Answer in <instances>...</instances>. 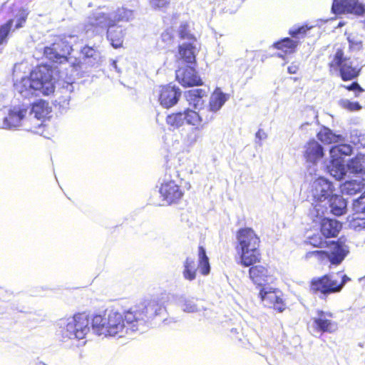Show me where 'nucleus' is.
<instances>
[{
    "instance_id": "nucleus-1",
    "label": "nucleus",
    "mask_w": 365,
    "mask_h": 365,
    "mask_svg": "<svg viewBox=\"0 0 365 365\" xmlns=\"http://www.w3.org/2000/svg\"><path fill=\"white\" fill-rule=\"evenodd\" d=\"M128 20L127 11L124 9H118L112 15L95 11L87 17L83 29L86 32L97 34L100 29L106 28L107 38L111 46L114 48H120L123 46L125 33L118 24Z\"/></svg>"
},
{
    "instance_id": "nucleus-2",
    "label": "nucleus",
    "mask_w": 365,
    "mask_h": 365,
    "mask_svg": "<svg viewBox=\"0 0 365 365\" xmlns=\"http://www.w3.org/2000/svg\"><path fill=\"white\" fill-rule=\"evenodd\" d=\"M55 71L48 63H41L35 66L29 76L23 77L16 84L18 91L24 96H29L35 91H40L44 96H48L55 91Z\"/></svg>"
},
{
    "instance_id": "nucleus-3",
    "label": "nucleus",
    "mask_w": 365,
    "mask_h": 365,
    "mask_svg": "<svg viewBox=\"0 0 365 365\" xmlns=\"http://www.w3.org/2000/svg\"><path fill=\"white\" fill-rule=\"evenodd\" d=\"M235 237V248L240 257L238 264L248 267L259 263L262 259L261 240L256 232L251 227H241L236 231Z\"/></svg>"
},
{
    "instance_id": "nucleus-4",
    "label": "nucleus",
    "mask_w": 365,
    "mask_h": 365,
    "mask_svg": "<svg viewBox=\"0 0 365 365\" xmlns=\"http://www.w3.org/2000/svg\"><path fill=\"white\" fill-rule=\"evenodd\" d=\"M330 72L338 71L342 81H349L356 78L360 74V68L354 65L349 57L344 53V48L335 46L334 53L329 56L328 63Z\"/></svg>"
},
{
    "instance_id": "nucleus-5",
    "label": "nucleus",
    "mask_w": 365,
    "mask_h": 365,
    "mask_svg": "<svg viewBox=\"0 0 365 365\" xmlns=\"http://www.w3.org/2000/svg\"><path fill=\"white\" fill-rule=\"evenodd\" d=\"M134 319L130 308L123 313L110 311L107 314L106 336H122L129 331H136L138 327Z\"/></svg>"
},
{
    "instance_id": "nucleus-6",
    "label": "nucleus",
    "mask_w": 365,
    "mask_h": 365,
    "mask_svg": "<svg viewBox=\"0 0 365 365\" xmlns=\"http://www.w3.org/2000/svg\"><path fill=\"white\" fill-rule=\"evenodd\" d=\"M336 275L339 279L328 274L313 278L309 282L310 292L313 294L319 293L324 296L340 292L350 279L346 274L337 273Z\"/></svg>"
},
{
    "instance_id": "nucleus-7",
    "label": "nucleus",
    "mask_w": 365,
    "mask_h": 365,
    "mask_svg": "<svg viewBox=\"0 0 365 365\" xmlns=\"http://www.w3.org/2000/svg\"><path fill=\"white\" fill-rule=\"evenodd\" d=\"M89 314L85 312L75 314L63 327H61V335L63 339H83L90 330Z\"/></svg>"
},
{
    "instance_id": "nucleus-8",
    "label": "nucleus",
    "mask_w": 365,
    "mask_h": 365,
    "mask_svg": "<svg viewBox=\"0 0 365 365\" xmlns=\"http://www.w3.org/2000/svg\"><path fill=\"white\" fill-rule=\"evenodd\" d=\"M198 262L197 266L195 262L190 257H187L183 263L182 275L185 279L192 281L196 278L197 270L200 273L206 276L210 272V264L209 257L207 255L205 248L200 245L198 247Z\"/></svg>"
},
{
    "instance_id": "nucleus-9",
    "label": "nucleus",
    "mask_w": 365,
    "mask_h": 365,
    "mask_svg": "<svg viewBox=\"0 0 365 365\" xmlns=\"http://www.w3.org/2000/svg\"><path fill=\"white\" fill-rule=\"evenodd\" d=\"M72 51V46L67 41L58 38L51 45L43 48V54L51 63L64 64L70 61Z\"/></svg>"
},
{
    "instance_id": "nucleus-10",
    "label": "nucleus",
    "mask_w": 365,
    "mask_h": 365,
    "mask_svg": "<svg viewBox=\"0 0 365 365\" xmlns=\"http://www.w3.org/2000/svg\"><path fill=\"white\" fill-rule=\"evenodd\" d=\"M130 309L138 327L146 321L160 315L163 310V307L156 300H150L136 304Z\"/></svg>"
},
{
    "instance_id": "nucleus-11",
    "label": "nucleus",
    "mask_w": 365,
    "mask_h": 365,
    "mask_svg": "<svg viewBox=\"0 0 365 365\" xmlns=\"http://www.w3.org/2000/svg\"><path fill=\"white\" fill-rule=\"evenodd\" d=\"M159 194L162 201L166 205L178 204L185 195L182 185L173 180H165L159 187Z\"/></svg>"
},
{
    "instance_id": "nucleus-12",
    "label": "nucleus",
    "mask_w": 365,
    "mask_h": 365,
    "mask_svg": "<svg viewBox=\"0 0 365 365\" xmlns=\"http://www.w3.org/2000/svg\"><path fill=\"white\" fill-rule=\"evenodd\" d=\"M51 107L47 101L38 100L32 104L31 113H34V118H31V125H28V130L35 133L42 134L44 130L45 125L41 121L45 119L51 113Z\"/></svg>"
},
{
    "instance_id": "nucleus-13",
    "label": "nucleus",
    "mask_w": 365,
    "mask_h": 365,
    "mask_svg": "<svg viewBox=\"0 0 365 365\" xmlns=\"http://www.w3.org/2000/svg\"><path fill=\"white\" fill-rule=\"evenodd\" d=\"M331 10L335 15L351 14L362 16L365 13V5L361 0H333Z\"/></svg>"
},
{
    "instance_id": "nucleus-14",
    "label": "nucleus",
    "mask_w": 365,
    "mask_h": 365,
    "mask_svg": "<svg viewBox=\"0 0 365 365\" xmlns=\"http://www.w3.org/2000/svg\"><path fill=\"white\" fill-rule=\"evenodd\" d=\"M327 247V259L331 264L337 266L340 264L349 253L348 247L341 238L331 240L326 243Z\"/></svg>"
},
{
    "instance_id": "nucleus-15",
    "label": "nucleus",
    "mask_w": 365,
    "mask_h": 365,
    "mask_svg": "<svg viewBox=\"0 0 365 365\" xmlns=\"http://www.w3.org/2000/svg\"><path fill=\"white\" fill-rule=\"evenodd\" d=\"M196 65H185L178 68L176 71V80L183 87L199 86L203 84V81L197 74L195 69Z\"/></svg>"
},
{
    "instance_id": "nucleus-16",
    "label": "nucleus",
    "mask_w": 365,
    "mask_h": 365,
    "mask_svg": "<svg viewBox=\"0 0 365 365\" xmlns=\"http://www.w3.org/2000/svg\"><path fill=\"white\" fill-rule=\"evenodd\" d=\"M259 297L265 307L273 309L278 312H282L287 308L282 294L277 289L272 288L267 289L262 287L259 291Z\"/></svg>"
},
{
    "instance_id": "nucleus-17",
    "label": "nucleus",
    "mask_w": 365,
    "mask_h": 365,
    "mask_svg": "<svg viewBox=\"0 0 365 365\" xmlns=\"http://www.w3.org/2000/svg\"><path fill=\"white\" fill-rule=\"evenodd\" d=\"M181 97L180 89L171 83L159 87L158 101L165 108H170L176 105Z\"/></svg>"
},
{
    "instance_id": "nucleus-18",
    "label": "nucleus",
    "mask_w": 365,
    "mask_h": 365,
    "mask_svg": "<svg viewBox=\"0 0 365 365\" xmlns=\"http://www.w3.org/2000/svg\"><path fill=\"white\" fill-rule=\"evenodd\" d=\"M317 316L313 318L314 329L322 333L333 332L336 329V323L331 320L333 314L323 310L317 311Z\"/></svg>"
},
{
    "instance_id": "nucleus-19",
    "label": "nucleus",
    "mask_w": 365,
    "mask_h": 365,
    "mask_svg": "<svg viewBox=\"0 0 365 365\" xmlns=\"http://www.w3.org/2000/svg\"><path fill=\"white\" fill-rule=\"evenodd\" d=\"M28 110L26 108H14L11 109L6 117L4 118V124L6 127L11 128L20 126L24 122L26 129L31 125V120H26V117Z\"/></svg>"
},
{
    "instance_id": "nucleus-20",
    "label": "nucleus",
    "mask_w": 365,
    "mask_h": 365,
    "mask_svg": "<svg viewBox=\"0 0 365 365\" xmlns=\"http://www.w3.org/2000/svg\"><path fill=\"white\" fill-rule=\"evenodd\" d=\"M313 196L319 201L326 200L332 195V185L324 178H318L312 184Z\"/></svg>"
},
{
    "instance_id": "nucleus-21",
    "label": "nucleus",
    "mask_w": 365,
    "mask_h": 365,
    "mask_svg": "<svg viewBox=\"0 0 365 365\" xmlns=\"http://www.w3.org/2000/svg\"><path fill=\"white\" fill-rule=\"evenodd\" d=\"M341 228L342 224L336 220L324 217L320 221V232L325 238L337 237Z\"/></svg>"
},
{
    "instance_id": "nucleus-22",
    "label": "nucleus",
    "mask_w": 365,
    "mask_h": 365,
    "mask_svg": "<svg viewBox=\"0 0 365 365\" xmlns=\"http://www.w3.org/2000/svg\"><path fill=\"white\" fill-rule=\"evenodd\" d=\"M270 276L268 267L266 266L255 264L250 267V279L257 286H262L267 283Z\"/></svg>"
},
{
    "instance_id": "nucleus-23",
    "label": "nucleus",
    "mask_w": 365,
    "mask_h": 365,
    "mask_svg": "<svg viewBox=\"0 0 365 365\" xmlns=\"http://www.w3.org/2000/svg\"><path fill=\"white\" fill-rule=\"evenodd\" d=\"M178 61L187 65H196L195 46L194 43L187 42L178 46Z\"/></svg>"
},
{
    "instance_id": "nucleus-24",
    "label": "nucleus",
    "mask_w": 365,
    "mask_h": 365,
    "mask_svg": "<svg viewBox=\"0 0 365 365\" xmlns=\"http://www.w3.org/2000/svg\"><path fill=\"white\" fill-rule=\"evenodd\" d=\"M324 155L323 148L316 140H309L304 152V157L307 161L315 163Z\"/></svg>"
},
{
    "instance_id": "nucleus-25",
    "label": "nucleus",
    "mask_w": 365,
    "mask_h": 365,
    "mask_svg": "<svg viewBox=\"0 0 365 365\" xmlns=\"http://www.w3.org/2000/svg\"><path fill=\"white\" fill-rule=\"evenodd\" d=\"M298 44V41H294L288 37H286L275 42L273 46L276 49L282 52V54L279 55V56L283 57L284 56L294 53Z\"/></svg>"
},
{
    "instance_id": "nucleus-26",
    "label": "nucleus",
    "mask_w": 365,
    "mask_h": 365,
    "mask_svg": "<svg viewBox=\"0 0 365 365\" xmlns=\"http://www.w3.org/2000/svg\"><path fill=\"white\" fill-rule=\"evenodd\" d=\"M329 202L333 215L341 216L346 212L347 202L342 196L333 195L329 198Z\"/></svg>"
},
{
    "instance_id": "nucleus-27",
    "label": "nucleus",
    "mask_w": 365,
    "mask_h": 365,
    "mask_svg": "<svg viewBox=\"0 0 365 365\" xmlns=\"http://www.w3.org/2000/svg\"><path fill=\"white\" fill-rule=\"evenodd\" d=\"M185 123L187 125H191L195 130H202V121L200 117L199 111L197 112L190 108H186L184 110Z\"/></svg>"
},
{
    "instance_id": "nucleus-28",
    "label": "nucleus",
    "mask_w": 365,
    "mask_h": 365,
    "mask_svg": "<svg viewBox=\"0 0 365 365\" xmlns=\"http://www.w3.org/2000/svg\"><path fill=\"white\" fill-rule=\"evenodd\" d=\"M227 100V97L225 93L220 91H215L211 96L207 106L217 113Z\"/></svg>"
},
{
    "instance_id": "nucleus-29",
    "label": "nucleus",
    "mask_w": 365,
    "mask_h": 365,
    "mask_svg": "<svg viewBox=\"0 0 365 365\" xmlns=\"http://www.w3.org/2000/svg\"><path fill=\"white\" fill-rule=\"evenodd\" d=\"M107 314H95L91 320V327L98 335L106 334Z\"/></svg>"
},
{
    "instance_id": "nucleus-30",
    "label": "nucleus",
    "mask_w": 365,
    "mask_h": 365,
    "mask_svg": "<svg viewBox=\"0 0 365 365\" xmlns=\"http://www.w3.org/2000/svg\"><path fill=\"white\" fill-rule=\"evenodd\" d=\"M178 36L180 40H187L188 42L195 43L197 38L191 32L190 24L188 22H182L178 29Z\"/></svg>"
},
{
    "instance_id": "nucleus-31",
    "label": "nucleus",
    "mask_w": 365,
    "mask_h": 365,
    "mask_svg": "<svg viewBox=\"0 0 365 365\" xmlns=\"http://www.w3.org/2000/svg\"><path fill=\"white\" fill-rule=\"evenodd\" d=\"M165 120L169 126L178 128L185 123L184 111L172 113L167 115Z\"/></svg>"
},
{
    "instance_id": "nucleus-32",
    "label": "nucleus",
    "mask_w": 365,
    "mask_h": 365,
    "mask_svg": "<svg viewBox=\"0 0 365 365\" xmlns=\"http://www.w3.org/2000/svg\"><path fill=\"white\" fill-rule=\"evenodd\" d=\"M363 187L361 182L356 180L346 181L341 185V192L346 195H353L360 192Z\"/></svg>"
},
{
    "instance_id": "nucleus-33",
    "label": "nucleus",
    "mask_w": 365,
    "mask_h": 365,
    "mask_svg": "<svg viewBox=\"0 0 365 365\" xmlns=\"http://www.w3.org/2000/svg\"><path fill=\"white\" fill-rule=\"evenodd\" d=\"M328 168L331 175L336 180H341L346 175L345 167L339 162L333 161Z\"/></svg>"
},
{
    "instance_id": "nucleus-34",
    "label": "nucleus",
    "mask_w": 365,
    "mask_h": 365,
    "mask_svg": "<svg viewBox=\"0 0 365 365\" xmlns=\"http://www.w3.org/2000/svg\"><path fill=\"white\" fill-rule=\"evenodd\" d=\"M363 158L356 157L349 161L347 167L349 170L353 173H365Z\"/></svg>"
},
{
    "instance_id": "nucleus-35",
    "label": "nucleus",
    "mask_w": 365,
    "mask_h": 365,
    "mask_svg": "<svg viewBox=\"0 0 365 365\" xmlns=\"http://www.w3.org/2000/svg\"><path fill=\"white\" fill-rule=\"evenodd\" d=\"M317 138L324 144H331L336 141V136L327 128L320 130L317 133Z\"/></svg>"
},
{
    "instance_id": "nucleus-36",
    "label": "nucleus",
    "mask_w": 365,
    "mask_h": 365,
    "mask_svg": "<svg viewBox=\"0 0 365 365\" xmlns=\"http://www.w3.org/2000/svg\"><path fill=\"white\" fill-rule=\"evenodd\" d=\"M200 117L202 119V127L204 128L206 125L211 123L215 117L216 113L207 106L202 107L199 110Z\"/></svg>"
},
{
    "instance_id": "nucleus-37",
    "label": "nucleus",
    "mask_w": 365,
    "mask_h": 365,
    "mask_svg": "<svg viewBox=\"0 0 365 365\" xmlns=\"http://www.w3.org/2000/svg\"><path fill=\"white\" fill-rule=\"evenodd\" d=\"M326 243H327V241H325L318 233L309 236L304 241V244L317 248L325 247Z\"/></svg>"
},
{
    "instance_id": "nucleus-38",
    "label": "nucleus",
    "mask_w": 365,
    "mask_h": 365,
    "mask_svg": "<svg viewBox=\"0 0 365 365\" xmlns=\"http://www.w3.org/2000/svg\"><path fill=\"white\" fill-rule=\"evenodd\" d=\"M13 23L14 20L9 19L5 24L0 25V46L7 43Z\"/></svg>"
},
{
    "instance_id": "nucleus-39",
    "label": "nucleus",
    "mask_w": 365,
    "mask_h": 365,
    "mask_svg": "<svg viewBox=\"0 0 365 365\" xmlns=\"http://www.w3.org/2000/svg\"><path fill=\"white\" fill-rule=\"evenodd\" d=\"M206 91L202 88L190 89L185 92V96L188 101H198L206 96Z\"/></svg>"
},
{
    "instance_id": "nucleus-40",
    "label": "nucleus",
    "mask_w": 365,
    "mask_h": 365,
    "mask_svg": "<svg viewBox=\"0 0 365 365\" xmlns=\"http://www.w3.org/2000/svg\"><path fill=\"white\" fill-rule=\"evenodd\" d=\"M312 257H314L321 263L328 261L327 250H317L307 252L305 254L306 259H311Z\"/></svg>"
},
{
    "instance_id": "nucleus-41",
    "label": "nucleus",
    "mask_w": 365,
    "mask_h": 365,
    "mask_svg": "<svg viewBox=\"0 0 365 365\" xmlns=\"http://www.w3.org/2000/svg\"><path fill=\"white\" fill-rule=\"evenodd\" d=\"M354 214H361L365 212V192L353 203Z\"/></svg>"
},
{
    "instance_id": "nucleus-42",
    "label": "nucleus",
    "mask_w": 365,
    "mask_h": 365,
    "mask_svg": "<svg viewBox=\"0 0 365 365\" xmlns=\"http://www.w3.org/2000/svg\"><path fill=\"white\" fill-rule=\"evenodd\" d=\"M340 106L349 111L359 110L361 106L358 102H351L348 100H341L339 102Z\"/></svg>"
},
{
    "instance_id": "nucleus-43",
    "label": "nucleus",
    "mask_w": 365,
    "mask_h": 365,
    "mask_svg": "<svg viewBox=\"0 0 365 365\" xmlns=\"http://www.w3.org/2000/svg\"><path fill=\"white\" fill-rule=\"evenodd\" d=\"M162 41L167 45H171L175 42V36L172 29L165 30L161 34Z\"/></svg>"
},
{
    "instance_id": "nucleus-44",
    "label": "nucleus",
    "mask_w": 365,
    "mask_h": 365,
    "mask_svg": "<svg viewBox=\"0 0 365 365\" xmlns=\"http://www.w3.org/2000/svg\"><path fill=\"white\" fill-rule=\"evenodd\" d=\"M342 87L347 91H354L355 97H359L364 91V89L356 81L352 82L350 85H343Z\"/></svg>"
},
{
    "instance_id": "nucleus-45",
    "label": "nucleus",
    "mask_w": 365,
    "mask_h": 365,
    "mask_svg": "<svg viewBox=\"0 0 365 365\" xmlns=\"http://www.w3.org/2000/svg\"><path fill=\"white\" fill-rule=\"evenodd\" d=\"M170 4V0H150V5L155 9L166 8Z\"/></svg>"
},
{
    "instance_id": "nucleus-46",
    "label": "nucleus",
    "mask_w": 365,
    "mask_h": 365,
    "mask_svg": "<svg viewBox=\"0 0 365 365\" xmlns=\"http://www.w3.org/2000/svg\"><path fill=\"white\" fill-rule=\"evenodd\" d=\"M311 27H309L307 25H303L296 29L290 30L289 34L292 37H296L299 34L304 35L308 30H309Z\"/></svg>"
},
{
    "instance_id": "nucleus-47",
    "label": "nucleus",
    "mask_w": 365,
    "mask_h": 365,
    "mask_svg": "<svg viewBox=\"0 0 365 365\" xmlns=\"http://www.w3.org/2000/svg\"><path fill=\"white\" fill-rule=\"evenodd\" d=\"M28 16V13H26L24 10H22L19 19H17L16 24L15 25V29H20L23 26V25L26 21Z\"/></svg>"
},
{
    "instance_id": "nucleus-48",
    "label": "nucleus",
    "mask_w": 365,
    "mask_h": 365,
    "mask_svg": "<svg viewBox=\"0 0 365 365\" xmlns=\"http://www.w3.org/2000/svg\"><path fill=\"white\" fill-rule=\"evenodd\" d=\"M82 52L87 56V57H91L93 56V53H95L94 49L92 47L86 46L83 48Z\"/></svg>"
},
{
    "instance_id": "nucleus-49",
    "label": "nucleus",
    "mask_w": 365,
    "mask_h": 365,
    "mask_svg": "<svg viewBox=\"0 0 365 365\" xmlns=\"http://www.w3.org/2000/svg\"><path fill=\"white\" fill-rule=\"evenodd\" d=\"M342 148H344L346 150L343 151L344 153L348 154L351 151L350 146H347L346 145L334 146V147H333L331 151L336 150L337 151L339 152V151L342 150Z\"/></svg>"
},
{
    "instance_id": "nucleus-50",
    "label": "nucleus",
    "mask_w": 365,
    "mask_h": 365,
    "mask_svg": "<svg viewBox=\"0 0 365 365\" xmlns=\"http://www.w3.org/2000/svg\"><path fill=\"white\" fill-rule=\"evenodd\" d=\"M298 66L294 63L291 64L289 66H288L287 68V71L289 73L291 74H294L296 73L297 71H298Z\"/></svg>"
},
{
    "instance_id": "nucleus-51",
    "label": "nucleus",
    "mask_w": 365,
    "mask_h": 365,
    "mask_svg": "<svg viewBox=\"0 0 365 365\" xmlns=\"http://www.w3.org/2000/svg\"><path fill=\"white\" fill-rule=\"evenodd\" d=\"M354 220H364V219H363V218H361V217H356L354 218Z\"/></svg>"
},
{
    "instance_id": "nucleus-52",
    "label": "nucleus",
    "mask_w": 365,
    "mask_h": 365,
    "mask_svg": "<svg viewBox=\"0 0 365 365\" xmlns=\"http://www.w3.org/2000/svg\"><path fill=\"white\" fill-rule=\"evenodd\" d=\"M359 225H362L364 227H365V221L363 222L361 224H359Z\"/></svg>"
}]
</instances>
